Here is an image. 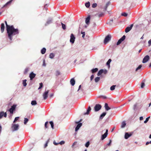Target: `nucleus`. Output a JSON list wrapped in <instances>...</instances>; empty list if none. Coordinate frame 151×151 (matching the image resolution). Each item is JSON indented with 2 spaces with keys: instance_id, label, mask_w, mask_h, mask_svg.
I'll return each mask as SVG.
<instances>
[{
  "instance_id": "obj_33",
  "label": "nucleus",
  "mask_w": 151,
  "mask_h": 151,
  "mask_svg": "<svg viewBox=\"0 0 151 151\" xmlns=\"http://www.w3.org/2000/svg\"><path fill=\"white\" fill-rule=\"evenodd\" d=\"M26 81L27 80L26 79L24 80L23 81V84L24 86H26L27 85Z\"/></svg>"
},
{
  "instance_id": "obj_8",
  "label": "nucleus",
  "mask_w": 151,
  "mask_h": 151,
  "mask_svg": "<svg viewBox=\"0 0 151 151\" xmlns=\"http://www.w3.org/2000/svg\"><path fill=\"white\" fill-rule=\"evenodd\" d=\"M70 37V42L72 43L73 44L74 42L75 39V37L73 34H71Z\"/></svg>"
},
{
  "instance_id": "obj_40",
  "label": "nucleus",
  "mask_w": 151,
  "mask_h": 151,
  "mask_svg": "<svg viewBox=\"0 0 151 151\" xmlns=\"http://www.w3.org/2000/svg\"><path fill=\"white\" fill-rule=\"evenodd\" d=\"M50 123L51 124V127L52 129L54 128V124L53 122L52 121H51L50 122Z\"/></svg>"
},
{
  "instance_id": "obj_59",
  "label": "nucleus",
  "mask_w": 151,
  "mask_h": 151,
  "mask_svg": "<svg viewBox=\"0 0 151 151\" xmlns=\"http://www.w3.org/2000/svg\"><path fill=\"white\" fill-rule=\"evenodd\" d=\"M143 117L142 116H141L139 118V120L141 121L143 119Z\"/></svg>"
},
{
  "instance_id": "obj_41",
  "label": "nucleus",
  "mask_w": 151,
  "mask_h": 151,
  "mask_svg": "<svg viewBox=\"0 0 151 151\" xmlns=\"http://www.w3.org/2000/svg\"><path fill=\"white\" fill-rule=\"evenodd\" d=\"M142 67V65H139V66L136 69V71H137L138 70L140 69Z\"/></svg>"
},
{
  "instance_id": "obj_21",
  "label": "nucleus",
  "mask_w": 151,
  "mask_h": 151,
  "mask_svg": "<svg viewBox=\"0 0 151 151\" xmlns=\"http://www.w3.org/2000/svg\"><path fill=\"white\" fill-rule=\"evenodd\" d=\"M91 107L90 106H89V107H88V109L87 111L86 112L84 113V115L88 114H89V112L91 111Z\"/></svg>"
},
{
  "instance_id": "obj_11",
  "label": "nucleus",
  "mask_w": 151,
  "mask_h": 151,
  "mask_svg": "<svg viewBox=\"0 0 151 151\" xmlns=\"http://www.w3.org/2000/svg\"><path fill=\"white\" fill-rule=\"evenodd\" d=\"M7 116V114L6 112H4V111H1L0 112V119H1L3 116L6 117Z\"/></svg>"
},
{
  "instance_id": "obj_22",
  "label": "nucleus",
  "mask_w": 151,
  "mask_h": 151,
  "mask_svg": "<svg viewBox=\"0 0 151 151\" xmlns=\"http://www.w3.org/2000/svg\"><path fill=\"white\" fill-rule=\"evenodd\" d=\"M52 22V19L48 20L46 22L45 25H47L48 24L51 23Z\"/></svg>"
},
{
  "instance_id": "obj_17",
  "label": "nucleus",
  "mask_w": 151,
  "mask_h": 151,
  "mask_svg": "<svg viewBox=\"0 0 151 151\" xmlns=\"http://www.w3.org/2000/svg\"><path fill=\"white\" fill-rule=\"evenodd\" d=\"M5 26L4 23H2L1 24V33H3L4 30Z\"/></svg>"
},
{
  "instance_id": "obj_34",
  "label": "nucleus",
  "mask_w": 151,
  "mask_h": 151,
  "mask_svg": "<svg viewBox=\"0 0 151 151\" xmlns=\"http://www.w3.org/2000/svg\"><path fill=\"white\" fill-rule=\"evenodd\" d=\"M54 57V55L53 53H51L49 55V57L51 59L53 58Z\"/></svg>"
},
{
  "instance_id": "obj_5",
  "label": "nucleus",
  "mask_w": 151,
  "mask_h": 151,
  "mask_svg": "<svg viewBox=\"0 0 151 151\" xmlns=\"http://www.w3.org/2000/svg\"><path fill=\"white\" fill-rule=\"evenodd\" d=\"M125 35H123L120 39L117 42L116 45H119L122 43L123 41L125 40Z\"/></svg>"
},
{
  "instance_id": "obj_30",
  "label": "nucleus",
  "mask_w": 151,
  "mask_h": 151,
  "mask_svg": "<svg viewBox=\"0 0 151 151\" xmlns=\"http://www.w3.org/2000/svg\"><path fill=\"white\" fill-rule=\"evenodd\" d=\"M85 5L86 7L88 8L90 6V3L88 1L86 3Z\"/></svg>"
},
{
  "instance_id": "obj_9",
  "label": "nucleus",
  "mask_w": 151,
  "mask_h": 151,
  "mask_svg": "<svg viewBox=\"0 0 151 151\" xmlns=\"http://www.w3.org/2000/svg\"><path fill=\"white\" fill-rule=\"evenodd\" d=\"M149 59L150 57L148 55H147L145 56L143 59L142 63H145L147 62L149 60Z\"/></svg>"
},
{
  "instance_id": "obj_14",
  "label": "nucleus",
  "mask_w": 151,
  "mask_h": 151,
  "mask_svg": "<svg viewBox=\"0 0 151 151\" xmlns=\"http://www.w3.org/2000/svg\"><path fill=\"white\" fill-rule=\"evenodd\" d=\"M35 76L36 74H34L33 72H32L29 75L30 80H32L35 77Z\"/></svg>"
},
{
  "instance_id": "obj_44",
  "label": "nucleus",
  "mask_w": 151,
  "mask_h": 151,
  "mask_svg": "<svg viewBox=\"0 0 151 151\" xmlns=\"http://www.w3.org/2000/svg\"><path fill=\"white\" fill-rule=\"evenodd\" d=\"M90 144V142L89 141L87 142L85 144V146L88 147Z\"/></svg>"
},
{
  "instance_id": "obj_39",
  "label": "nucleus",
  "mask_w": 151,
  "mask_h": 151,
  "mask_svg": "<svg viewBox=\"0 0 151 151\" xmlns=\"http://www.w3.org/2000/svg\"><path fill=\"white\" fill-rule=\"evenodd\" d=\"M61 25H62V28L64 30L65 29H66V26L65 25L63 24V23H61Z\"/></svg>"
},
{
  "instance_id": "obj_24",
  "label": "nucleus",
  "mask_w": 151,
  "mask_h": 151,
  "mask_svg": "<svg viewBox=\"0 0 151 151\" xmlns=\"http://www.w3.org/2000/svg\"><path fill=\"white\" fill-rule=\"evenodd\" d=\"M106 114V112H103L100 116V119H102Z\"/></svg>"
},
{
  "instance_id": "obj_60",
  "label": "nucleus",
  "mask_w": 151,
  "mask_h": 151,
  "mask_svg": "<svg viewBox=\"0 0 151 151\" xmlns=\"http://www.w3.org/2000/svg\"><path fill=\"white\" fill-rule=\"evenodd\" d=\"M103 15V13H101L100 14H99V17H100L102 16V15Z\"/></svg>"
},
{
  "instance_id": "obj_46",
  "label": "nucleus",
  "mask_w": 151,
  "mask_h": 151,
  "mask_svg": "<svg viewBox=\"0 0 151 151\" xmlns=\"http://www.w3.org/2000/svg\"><path fill=\"white\" fill-rule=\"evenodd\" d=\"M97 6V4L96 3H93V4L92 5V7L93 8H95Z\"/></svg>"
},
{
  "instance_id": "obj_2",
  "label": "nucleus",
  "mask_w": 151,
  "mask_h": 151,
  "mask_svg": "<svg viewBox=\"0 0 151 151\" xmlns=\"http://www.w3.org/2000/svg\"><path fill=\"white\" fill-rule=\"evenodd\" d=\"M111 36L110 35H108L105 38L104 40V44H107L111 39Z\"/></svg>"
},
{
  "instance_id": "obj_45",
  "label": "nucleus",
  "mask_w": 151,
  "mask_h": 151,
  "mask_svg": "<svg viewBox=\"0 0 151 151\" xmlns=\"http://www.w3.org/2000/svg\"><path fill=\"white\" fill-rule=\"evenodd\" d=\"M43 86V84L42 83H40V86L38 88V89H41Z\"/></svg>"
},
{
  "instance_id": "obj_28",
  "label": "nucleus",
  "mask_w": 151,
  "mask_h": 151,
  "mask_svg": "<svg viewBox=\"0 0 151 151\" xmlns=\"http://www.w3.org/2000/svg\"><path fill=\"white\" fill-rule=\"evenodd\" d=\"M98 70V69L97 68H95V69H93L91 71L92 73H95Z\"/></svg>"
},
{
  "instance_id": "obj_54",
  "label": "nucleus",
  "mask_w": 151,
  "mask_h": 151,
  "mask_svg": "<svg viewBox=\"0 0 151 151\" xmlns=\"http://www.w3.org/2000/svg\"><path fill=\"white\" fill-rule=\"evenodd\" d=\"M59 144L62 145L63 144L65 143V142L63 141H61L60 142H59Z\"/></svg>"
},
{
  "instance_id": "obj_32",
  "label": "nucleus",
  "mask_w": 151,
  "mask_h": 151,
  "mask_svg": "<svg viewBox=\"0 0 151 151\" xmlns=\"http://www.w3.org/2000/svg\"><path fill=\"white\" fill-rule=\"evenodd\" d=\"M100 80V78L99 77H96L95 79V81L96 82H98Z\"/></svg>"
},
{
  "instance_id": "obj_35",
  "label": "nucleus",
  "mask_w": 151,
  "mask_h": 151,
  "mask_svg": "<svg viewBox=\"0 0 151 151\" xmlns=\"http://www.w3.org/2000/svg\"><path fill=\"white\" fill-rule=\"evenodd\" d=\"M28 120H29L27 118H24V124H26L27 122L28 121Z\"/></svg>"
},
{
  "instance_id": "obj_4",
  "label": "nucleus",
  "mask_w": 151,
  "mask_h": 151,
  "mask_svg": "<svg viewBox=\"0 0 151 151\" xmlns=\"http://www.w3.org/2000/svg\"><path fill=\"white\" fill-rule=\"evenodd\" d=\"M17 105L15 104L11 106V107L9 109V111L10 112L11 114H12L13 111L15 110Z\"/></svg>"
},
{
  "instance_id": "obj_63",
  "label": "nucleus",
  "mask_w": 151,
  "mask_h": 151,
  "mask_svg": "<svg viewBox=\"0 0 151 151\" xmlns=\"http://www.w3.org/2000/svg\"><path fill=\"white\" fill-rule=\"evenodd\" d=\"M102 97L104 99H106V96H103Z\"/></svg>"
},
{
  "instance_id": "obj_61",
  "label": "nucleus",
  "mask_w": 151,
  "mask_h": 151,
  "mask_svg": "<svg viewBox=\"0 0 151 151\" xmlns=\"http://www.w3.org/2000/svg\"><path fill=\"white\" fill-rule=\"evenodd\" d=\"M81 85H80L79 86V87L78 88V91L80 89V88H81Z\"/></svg>"
},
{
  "instance_id": "obj_26",
  "label": "nucleus",
  "mask_w": 151,
  "mask_h": 151,
  "mask_svg": "<svg viewBox=\"0 0 151 151\" xmlns=\"http://www.w3.org/2000/svg\"><path fill=\"white\" fill-rule=\"evenodd\" d=\"M46 51V49L45 48H43L41 50V53L42 54H44Z\"/></svg>"
},
{
  "instance_id": "obj_50",
  "label": "nucleus",
  "mask_w": 151,
  "mask_h": 151,
  "mask_svg": "<svg viewBox=\"0 0 151 151\" xmlns=\"http://www.w3.org/2000/svg\"><path fill=\"white\" fill-rule=\"evenodd\" d=\"M111 139H110L109 142L106 145L108 146H110L111 145Z\"/></svg>"
},
{
  "instance_id": "obj_10",
  "label": "nucleus",
  "mask_w": 151,
  "mask_h": 151,
  "mask_svg": "<svg viewBox=\"0 0 151 151\" xmlns=\"http://www.w3.org/2000/svg\"><path fill=\"white\" fill-rule=\"evenodd\" d=\"M104 72V74H106L107 73V71L106 70L104 71L103 69L100 70H99L97 73V75L98 76H100Z\"/></svg>"
},
{
  "instance_id": "obj_15",
  "label": "nucleus",
  "mask_w": 151,
  "mask_h": 151,
  "mask_svg": "<svg viewBox=\"0 0 151 151\" xmlns=\"http://www.w3.org/2000/svg\"><path fill=\"white\" fill-rule=\"evenodd\" d=\"M90 19L91 17L90 15L88 16L86 18L85 20V22L88 25L89 24Z\"/></svg>"
},
{
  "instance_id": "obj_6",
  "label": "nucleus",
  "mask_w": 151,
  "mask_h": 151,
  "mask_svg": "<svg viewBox=\"0 0 151 151\" xmlns=\"http://www.w3.org/2000/svg\"><path fill=\"white\" fill-rule=\"evenodd\" d=\"M101 108V106L99 104H96L94 107L95 111H97L99 110Z\"/></svg>"
},
{
  "instance_id": "obj_7",
  "label": "nucleus",
  "mask_w": 151,
  "mask_h": 151,
  "mask_svg": "<svg viewBox=\"0 0 151 151\" xmlns=\"http://www.w3.org/2000/svg\"><path fill=\"white\" fill-rule=\"evenodd\" d=\"M49 92V90L45 91L43 94V96L44 100L46 99L48 97V93Z\"/></svg>"
},
{
  "instance_id": "obj_29",
  "label": "nucleus",
  "mask_w": 151,
  "mask_h": 151,
  "mask_svg": "<svg viewBox=\"0 0 151 151\" xmlns=\"http://www.w3.org/2000/svg\"><path fill=\"white\" fill-rule=\"evenodd\" d=\"M37 102L36 101H31V104L32 105H35L37 104Z\"/></svg>"
},
{
  "instance_id": "obj_56",
  "label": "nucleus",
  "mask_w": 151,
  "mask_h": 151,
  "mask_svg": "<svg viewBox=\"0 0 151 151\" xmlns=\"http://www.w3.org/2000/svg\"><path fill=\"white\" fill-rule=\"evenodd\" d=\"M53 144L55 145H58V144H59V143H57L56 142L54 141L53 142Z\"/></svg>"
},
{
  "instance_id": "obj_19",
  "label": "nucleus",
  "mask_w": 151,
  "mask_h": 151,
  "mask_svg": "<svg viewBox=\"0 0 151 151\" xmlns=\"http://www.w3.org/2000/svg\"><path fill=\"white\" fill-rule=\"evenodd\" d=\"M70 84L72 86H73L75 83V81L74 78H72L70 80Z\"/></svg>"
},
{
  "instance_id": "obj_16",
  "label": "nucleus",
  "mask_w": 151,
  "mask_h": 151,
  "mask_svg": "<svg viewBox=\"0 0 151 151\" xmlns=\"http://www.w3.org/2000/svg\"><path fill=\"white\" fill-rule=\"evenodd\" d=\"M82 124L81 123H79L75 128V131H77L79 129V128L81 126Z\"/></svg>"
},
{
  "instance_id": "obj_62",
  "label": "nucleus",
  "mask_w": 151,
  "mask_h": 151,
  "mask_svg": "<svg viewBox=\"0 0 151 151\" xmlns=\"http://www.w3.org/2000/svg\"><path fill=\"white\" fill-rule=\"evenodd\" d=\"M149 144H150L149 142H146V145H148Z\"/></svg>"
},
{
  "instance_id": "obj_1",
  "label": "nucleus",
  "mask_w": 151,
  "mask_h": 151,
  "mask_svg": "<svg viewBox=\"0 0 151 151\" xmlns=\"http://www.w3.org/2000/svg\"><path fill=\"white\" fill-rule=\"evenodd\" d=\"M6 25V29L8 37L10 40L12 39V36L19 33V30L18 29H14L13 25L10 26L8 25L6 21H5Z\"/></svg>"
},
{
  "instance_id": "obj_53",
  "label": "nucleus",
  "mask_w": 151,
  "mask_h": 151,
  "mask_svg": "<svg viewBox=\"0 0 151 151\" xmlns=\"http://www.w3.org/2000/svg\"><path fill=\"white\" fill-rule=\"evenodd\" d=\"M145 85V84L144 83V82L142 83H141V88H143L144 87V86Z\"/></svg>"
},
{
  "instance_id": "obj_31",
  "label": "nucleus",
  "mask_w": 151,
  "mask_h": 151,
  "mask_svg": "<svg viewBox=\"0 0 151 151\" xmlns=\"http://www.w3.org/2000/svg\"><path fill=\"white\" fill-rule=\"evenodd\" d=\"M29 69L28 68H26L24 70V74H26L29 71Z\"/></svg>"
},
{
  "instance_id": "obj_51",
  "label": "nucleus",
  "mask_w": 151,
  "mask_h": 151,
  "mask_svg": "<svg viewBox=\"0 0 151 151\" xmlns=\"http://www.w3.org/2000/svg\"><path fill=\"white\" fill-rule=\"evenodd\" d=\"M48 123V122H46L45 123V128H48V127H47Z\"/></svg>"
},
{
  "instance_id": "obj_18",
  "label": "nucleus",
  "mask_w": 151,
  "mask_h": 151,
  "mask_svg": "<svg viewBox=\"0 0 151 151\" xmlns=\"http://www.w3.org/2000/svg\"><path fill=\"white\" fill-rule=\"evenodd\" d=\"M109 2H108L106 4L104 8H102V7H101V8L102 9H103L104 11H106V10L108 6L109 5Z\"/></svg>"
},
{
  "instance_id": "obj_37",
  "label": "nucleus",
  "mask_w": 151,
  "mask_h": 151,
  "mask_svg": "<svg viewBox=\"0 0 151 151\" xmlns=\"http://www.w3.org/2000/svg\"><path fill=\"white\" fill-rule=\"evenodd\" d=\"M49 140H50V139H49L47 140V141L46 142V143L45 144V145H44V147L45 148H46L49 142Z\"/></svg>"
},
{
  "instance_id": "obj_20",
  "label": "nucleus",
  "mask_w": 151,
  "mask_h": 151,
  "mask_svg": "<svg viewBox=\"0 0 151 151\" xmlns=\"http://www.w3.org/2000/svg\"><path fill=\"white\" fill-rule=\"evenodd\" d=\"M131 134H130L128 133H126L125 134L124 138L125 139H127L129 137L131 136Z\"/></svg>"
},
{
  "instance_id": "obj_23",
  "label": "nucleus",
  "mask_w": 151,
  "mask_h": 151,
  "mask_svg": "<svg viewBox=\"0 0 151 151\" xmlns=\"http://www.w3.org/2000/svg\"><path fill=\"white\" fill-rule=\"evenodd\" d=\"M105 109L106 111H108V110L110 109H111L108 106V104L107 103H105Z\"/></svg>"
},
{
  "instance_id": "obj_25",
  "label": "nucleus",
  "mask_w": 151,
  "mask_h": 151,
  "mask_svg": "<svg viewBox=\"0 0 151 151\" xmlns=\"http://www.w3.org/2000/svg\"><path fill=\"white\" fill-rule=\"evenodd\" d=\"M13 0H10V1H8L4 5V6H3V7H5L7 5L9 4H10L12 2V1H13Z\"/></svg>"
},
{
  "instance_id": "obj_36",
  "label": "nucleus",
  "mask_w": 151,
  "mask_h": 151,
  "mask_svg": "<svg viewBox=\"0 0 151 151\" xmlns=\"http://www.w3.org/2000/svg\"><path fill=\"white\" fill-rule=\"evenodd\" d=\"M111 59H109L108 61L106 63V65L109 66V67L110 66V63L111 62Z\"/></svg>"
},
{
  "instance_id": "obj_38",
  "label": "nucleus",
  "mask_w": 151,
  "mask_h": 151,
  "mask_svg": "<svg viewBox=\"0 0 151 151\" xmlns=\"http://www.w3.org/2000/svg\"><path fill=\"white\" fill-rule=\"evenodd\" d=\"M116 85H113L110 87V90L111 91H113L114 90Z\"/></svg>"
},
{
  "instance_id": "obj_52",
  "label": "nucleus",
  "mask_w": 151,
  "mask_h": 151,
  "mask_svg": "<svg viewBox=\"0 0 151 151\" xmlns=\"http://www.w3.org/2000/svg\"><path fill=\"white\" fill-rule=\"evenodd\" d=\"M81 33L83 34L82 37L83 38H84L85 37V32H81Z\"/></svg>"
},
{
  "instance_id": "obj_42",
  "label": "nucleus",
  "mask_w": 151,
  "mask_h": 151,
  "mask_svg": "<svg viewBox=\"0 0 151 151\" xmlns=\"http://www.w3.org/2000/svg\"><path fill=\"white\" fill-rule=\"evenodd\" d=\"M60 74V72L58 70H57L56 72V76H58Z\"/></svg>"
},
{
  "instance_id": "obj_58",
  "label": "nucleus",
  "mask_w": 151,
  "mask_h": 151,
  "mask_svg": "<svg viewBox=\"0 0 151 151\" xmlns=\"http://www.w3.org/2000/svg\"><path fill=\"white\" fill-rule=\"evenodd\" d=\"M148 44L149 45H151V39L149 41Z\"/></svg>"
},
{
  "instance_id": "obj_47",
  "label": "nucleus",
  "mask_w": 151,
  "mask_h": 151,
  "mask_svg": "<svg viewBox=\"0 0 151 151\" xmlns=\"http://www.w3.org/2000/svg\"><path fill=\"white\" fill-rule=\"evenodd\" d=\"M77 144V142L76 141V142H75L72 145V147L73 148H74V146L75 145H76Z\"/></svg>"
},
{
  "instance_id": "obj_55",
  "label": "nucleus",
  "mask_w": 151,
  "mask_h": 151,
  "mask_svg": "<svg viewBox=\"0 0 151 151\" xmlns=\"http://www.w3.org/2000/svg\"><path fill=\"white\" fill-rule=\"evenodd\" d=\"M94 78V75H91V81H92L93 79Z\"/></svg>"
},
{
  "instance_id": "obj_43",
  "label": "nucleus",
  "mask_w": 151,
  "mask_h": 151,
  "mask_svg": "<svg viewBox=\"0 0 151 151\" xmlns=\"http://www.w3.org/2000/svg\"><path fill=\"white\" fill-rule=\"evenodd\" d=\"M150 116H149L147 117L146 119L145 120L144 122V123H146L148 121L149 119L150 118Z\"/></svg>"
},
{
  "instance_id": "obj_49",
  "label": "nucleus",
  "mask_w": 151,
  "mask_h": 151,
  "mask_svg": "<svg viewBox=\"0 0 151 151\" xmlns=\"http://www.w3.org/2000/svg\"><path fill=\"white\" fill-rule=\"evenodd\" d=\"M19 118V117H17L15 118L13 122L14 123L15 122L17 121Z\"/></svg>"
},
{
  "instance_id": "obj_27",
  "label": "nucleus",
  "mask_w": 151,
  "mask_h": 151,
  "mask_svg": "<svg viewBox=\"0 0 151 151\" xmlns=\"http://www.w3.org/2000/svg\"><path fill=\"white\" fill-rule=\"evenodd\" d=\"M126 125V123L125 121L122 122V123L121 127L122 128H124Z\"/></svg>"
},
{
  "instance_id": "obj_57",
  "label": "nucleus",
  "mask_w": 151,
  "mask_h": 151,
  "mask_svg": "<svg viewBox=\"0 0 151 151\" xmlns=\"http://www.w3.org/2000/svg\"><path fill=\"white\" fill-rule=\"evenodd\" d=\"M43 66H46V64L45 63V60H43Z\"/></svg>"
},
{
  "instance_id": "obj_64",
  "label": "nucleus",
  "mask_w": 151,
  "mask_h": 151,
  "mask_svg": "<svg viewBox=\"0 0 151 151\" xmlns=\"http://www.w3.org/2000/svg\"><path fill=\"white\" fill-rule=\"evenodd\" d=\"M53 96V94H50V97H52Z\"/></svg>"
},
{
  "instance_id": "obj_3",
  "label": "nucleus",
  "mask_w": 151,
  "mask_h": 151,
  "mask_svg": "<svg viewBox=\"0 0 151 151\" xmlns=\"http://www.w3.org/2000/svg\"><path fill=\"white\" fill-rule=\"evenodd\" d=\"M19 125L17 124H13L12 127V130L13 131H16L18 129Z\"/></svg>"
},
{
  "instance_id": "obj_48",
  "label": "nucleus",
  "mask_w": 151,
  "mask_h": 151,
  "mask_svg": "<svg viewBox=\"0 0 151 151\" xmlns=\"http://www.w3.org/2000/svg\"><path fill=\"white\" fill-rule=\"evenodd\" d=\"M122 15L124 17H127V13L124 12L122 14Z\"/></svg>"
},
{
  "instance_id": "obj_12",
  "label": "nucleus",
  "mask_w": 151,
  "mask_h": 151,
  "mask_svg": "<svg viewBox=\"0 0 151 151\" xmlns=\"http://www.w3.org/2000/svg\"><path fill=\"white\" fill-rule=\"evenodd\" d=\"M133 26V24H132L130 25V27H127L125 30V32H126L127 33L129 32L131 29H132Z\"/></svg>"
},
{
  "instance_id": "obj_13",
  "label": "nucleus",
  "mask_w": 151,
  "mask_h": 151,
  "mask_svg": "<svg viewBox=\"0 0 151 151\" xmlns=\"http://www.w3.org/2000/svg\"><path fill=\"white\" fill-rule=\"evenodd\" d=\"M108 129H106L105 133L102 136V137L101 138V140H103L106 137L108 134Z\"/></svg>"
}]
</instances>
